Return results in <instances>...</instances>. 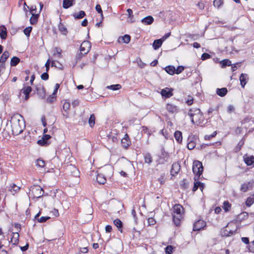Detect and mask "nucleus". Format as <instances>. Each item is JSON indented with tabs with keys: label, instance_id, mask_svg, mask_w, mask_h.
Here are the masks:
<instances>
[{
	"label": "nucleus",
	"instance_id": "49530a36",
	"mask_svg": "<svg viewBox=\"0 0 254 254\" xmlns=\"http://www.w3.org/2000/svg\"><path fill=\"white\" fill-rule=\"evenodd\" d=\"M223 0H214L213 5L215 7L219 8L223 4Z\"/></svg>",
	"mask_w": 254,
	"mask_h": 254
},
{
	"label": "nucleus",
	"instance_id": "3c124183",
	"mask_svg": "<svg viewBox=\"0 0 254 254\" xmlns=\"http://www.w3.org/2000/svg\"><path fill=\"white\" fill-rule=\"evenodd\" d=\"M70 103L67 102H65L63 104V109L64 111H67L70 108Z\"/></svg>",
	"mask_w": 254,
	"mask_h": 254
},
{
	"label": "nucleus",
	"instance_id": "423d86ee",
	"mask_svg": "<svg viewBox=\"0 0 254 254\" xmlns=\"http://www.w3.org/2000/svg\"><path fill=\"white\" fill-rule=\"evenodd\" d=\"M237 227L233 223L228 224L221 231L222 236L229 237L233 235L236 232Z\"/></svg>",
	"mask_w": 254,
	"mask_h": 254
},
{
	"label": "nucleus",
	"instance_id": "79ce46f5",
	"mask_svg": "<svg viewBox=\"0 0 254 254\" xmlns=\"http://www.w3.org/2000/svg\"><path fill=\"white\" fill-rule=\"evenodd\" d=\"M220 63L221 64L222 66L223 67L226 66H230L231 65V62L228 59L222 60Z\"/></svg>",
	"mask_w": 254,
	"mask_h": 254
},
{
	"label": "nucleus",
	"instance_id": "13d9d810",
	"mask_svg": "<svg viewBox=\"0 0 254 254\" xmlns=\"http://www.w3.org/2000/svg\"><path fill=\"white\" fill-rule=\"evenodd\" d=\"M158 181L160 183L161 185H163L165 182V179L164 175H161L158 179Z\"/></svg>",
	"mask_w": 254,
	"mask_h": 254
},
{
	"label": "nucleus",
	"instance_id": "c03bdc74",
	"mask_svg": "<svg viewBox=\"0 0 254 254\" xmlns=\"http://www.w3.org/2000/svg\"><path fill=\"white\" fill-rule=\"evenodd\" d=\"M173 249L174 247L172 246H168L165 248V253L166 254H171L172 253Z\"/></svg>",
	"mask_w": 254,
	"mask_h": 254
},
{
	"label": "nucleus",
	"instance_id": "39448f33",
	"mask_svg": "<svg viewBox=\"0 0 254 254\" xmlns=\"http://www.w3.org/2000/svg\"><path fill=\"white\" fill-rule=\"evenodd\" d=\"M29 196L33 198H40L43 196L44 190L39 186H34L30 189Z\"/></svg>",
	"mask_w": 254,
	"mask_h": 254
},
{
	"label": "nucleus",
	"instance_id": "c756f323",
	"mask_svg": "<svg viewBox=\"0 0 254 254\" xmlns=\"http://www.w3.org/2000/svg\"><path fill=\"white\" fill-rule=\"evenodd\" d=\"M163 43L162 39L155 40L153 43V47L154 50H157L160 48Z\"/></svg>",
	"mask_w": 254,
	"mask_h": 254
},
{
	"label": "nucleus",
	"instance_id": "1a4fd4ad",
	"mask_svg": "<svg viewBox=\"0 0 254 254\" xmlns=\"http://www.w3.org/2000/svg\"><path fill=\"white\" fill-rule=\"evenodd\" d=\"M197 140V136L193 134L189 135L188 138L187 147L189 150L193 149L196 145V141Z\"/></svg>",
	"mask_w": 254,
	"mask_h": 254
},
{
	"label": "nucleus",
	"instance_id": "0eeeda50",
	"mask_svg": "<svg viewBox=\"0 0 254 254\" xmlns=\"http://www.w3.org/2000/svg\"><path fill=\"white\" fill-rule=\"evenodd\" d=\"M91 48V45L89 41H85L83 42L80 47V53L77 56V58L80 59L83 55H85L88 53Z\"/></svg>",
	"mask_w": 254,
	"mask_h": 254
},
{
	"label": "nucleus",
	"instance_id": "338daca9",
	"mask_svg": "<svg viewBox=\"0 0 254 254\" xmlns=\"http://www.w3.org/2000/svg\"><path fill=\"white\" fill-rule=\"evenodd\" d=\"M244 144V140L243 139H242L238 143L237 148H238L239 150H240Z\"/></svg>",
	"mask_w": 254,
	"mask_h": 254
},
{
	"label": "nucleus",
	"instance_id": "7c9ffc66",
	"mask_svg": "<svg viewBox=\"0 0 254 254\" xmlns=\"http://www.w3.org/2000/svg\"><path fill=\"white\" fill-rule=\"evenodd\" d=\"M58 28L59 31L64 35H66L68 31L66 27L62 23L59 24Z\"/></svg>",
	"mask_w": 254,
	"mask_h": 254
},
{
	"label": "nucleus",
	"instance_id": "ea45409f",
	"mask_svg": "<svg viewBox=\"0 0 254 254\" xmlns=\"http://www.w3.org/2000/svg\"><path fill=\"white\" fill-rule=\"evenodd\" d=\"M122 87V86L119 84H115V85H110V86H108L107 87V88L108 89H111V90H119L120 89H121Z\"/></svg>",
	"mask_w": 254,
	"mask_h": 254
},
{
	"label": "nucleus",
	"instance_id": "2eb2a0df",
	"mask_svg": "<svg viewBox=\"0 0 254 254\" xmlns=\"http://www.w3.org/2000/svg\"><path fill=\"white\" fill-rule=\"evenodd\" d=\"M244 160L248 166L252 165L254 163V156L245 155L244 156Z\"/></svg>",
	"mask_w": 254,
	"mask_h": 254
},
{
	"label": "nucleus",
	"instance_id": "4468645a",
	"mask_svg": "<svg viewBox=\"0 0 254 254\" xmlns=\"http://www.w3.org/2000/svg\"><path fill=\"white\" fill-rule=\"evenodd\" d=\"M37 94L40 96L42 98L45 97L46 91L44 86L42 85H39L36 87Z\"/></svg>",
	"mask_w": 254,
	"mask_h": 254
},
{
	"label": "nucleus",
	"instance_id": "680f3d73",
	"mask_svg": "<svg viewBox=\"0 0 254 254\" xmlns=\"http://www.w3.org/2000/svg\"><path fill=\"white\" fill-rule=\"evenodd\" d=\"M57 64H59L60 66H62V65L58 61H51L52 66H55V67L61 68L60 66H59L57 65Z\"/></svg>",
	"mask_w": 254,
	"mask_h": 254
},
{
	"label": "nucleus",
	"instance_id": "2f4dec72",
	"mask_svg": "<svg viewBox=\"0 0 254 254\" xmlns=\"http://www.w3.org/2000/svg\"><path fill=\"white\" fill-rule=\"evenodd\" d=\"M72 15L75 19H81L85 16V13L84 11L81 10L77 13L72 14Z\"/></svg>",
	"mask_w": 254,
	"mask_h": 254
},
{
	"label": "nucleus",
	"instance_id": "6e6552de",
	"mask_svg": "<svg viewBox=\"0 0 254 254\" xmlns=\"http://www.w3.org/2000/svg\"><path fill=\"white\" fill-rule=\"evenodd\" d=\"M169 155L168 152H166L165 150L162 148L161 149V154L159 156L158 159L156 162L158 164H164L169 161Z\"/></svg>",
	"mask_w": 254,
	"mask_h": 254
},
{
	"label": "nucleus",
	"instance_id": "e2e57ef3",
	"mask_svg": "<svg viewBox=\"0 0 254 254\" xmlns=\"http://www.w3.org/2000/svg\"><path fill=\"white\" fill-rule=\"evenodd\" d=\"M200 185V182H196L194 183V186L192 189V191H196L198 188H199V186Z\"/></svg>",
	"mask_w": 254,
	"mask_h": 254
},
{
	"label": "nucleus",
	"instance_id": "aec40b11",
	"mask_svg": "<svg viewBox=\"0 0 254 254\" xmlns=\"http://www.w3.org/2000/svg\"><path fill=\"white\" fill-rule=\"evenodd\" d=\"M130 41V36L128 35H125L124 36L120 37L118 39V42L120 43H128Z\"/></svg>",
	"mask_w": 254,
	"mask_h": 254
},
{
	"label": "nucleus",
	"instance_id": "72a5a7b5",
	"mask_svg": "<svg viewBox=\"0 0 254 254\" xmlns=\"http://www.w3.org/2000/svg\"><path fill=\"white\" fill-rule=\"evenodd\" d=\"M145 163L150 164L152 162V157L151 154L149 153L145 154L144 155Z\"/></svg>",
	"mask_w": 254,
	"mask_h": 254
},
{
	"label": "nucleus",
	"instance_id": "4d7b16f0",
	"mask_svg": "<svg viewBox=\"0 0 254 254\" xmlns=\"http://www.w3.org/2000/svg\"><path fill=\"white\" fill-rule=\"evenodd\" d=\"M95 9L99 13L101 14L102 18H103V12L100 5L97 4L95 7Z\"/></svg>",
	"mask_w": 254,
	"mask_h": 254
},
{
	"label": "nucleus",
	"instance_id": "393cba45",
	"mask_svg": "<svg viewBox=\"0 0 254 254\" xmlns=\"http://www.w3.org/2000/svg\"><path fill=\"white\" fill-rule=\"evenodd\" d=\"M228 91L226 88H217L216 89V93L220 97L224 96L227 93Z\"/></svg>",
	"mask_w": 254,
	"mask_h": 254
},
{
	"label": "nucleus",
	"instance_id": "7ed1b4c3",
	"mask_svg": "<svg viewBox=\"0 0 254 254\" xmlns=\"http://www.w3.org/2000/svg\"><path fill=\"white\" fill-rule=\"evenodd\" d=\"M189 115L193 124H199L201 121L202 120L203 115L199 109H195L194 110H190Z\"/></svg>",
	"mask_w": 254,
	"mask_h": 254
},
{
	"label": "nucleus",
	"instance_id": "a18cd8bd",
	"mask_svg": "<svg viewBox=\"0 0 254 254\" xmlns=\"http://www.w3.org/2000/svg\"><path fill=\"white\" fill-rule=\"evenodd\" d=\"M231 204L229 203L228 201H225L223 203V208L225 210V211H228L229 210L230 208Z\"/></svg>",
	"mask_w": 254,
	"mask_h": 254
},
{
	"label": "nucleus",
	"instance_id": "9b49d317",
	"mask_svg": "<svg viewBox=\"0 0 254 254\" xmlns=\"http://www.w3.org/2000/svg\"><path fill=\"white\" fill-rule=\"evenodd\" d=\"M173 89L169 88H165L161 91V94L163 97L168 98L173 96Z\"/></svg>",
	"mask_w": 254,
	"mask_h": 254
},
{
	"label": "nucleus",
	"instance_id": "37998d69",
	"mask_svg": "<svg viewBox=\"0 0 254 254\" xmlns=\"http://www.w3.org/2000/svg\"><path fill=\"white\" fill-rule=\"evenodd\" d=\"M95 117L93 114L91 115L89 119V124L91 127H93L95 124Z\"/></svg>",
	"mask_w": 254,
	"mask_h": 254
},
{
	"label": "nucleus",
	"instance_id": "603ef678",
	"mask_svg": "<svg viewBox=\"0 0 254 254\" xmlns=\"http://www.w3.org/2000/svg\"><path fill=\"white\" fill-rule=\"evenodd\" d=\"M184 69L185 68L183 66H179L176 69L175 68V73L177 74H180L184 70Z\"/></svg>",
	"mask_w": 254,
	"mask_h": 254
},
{
	"label": "nucleus",
	"instance_id": "b1692460",
	"mask_svg": "<svg viewBox=\"0 0 254 254\" xmlns=\"http://www.w3.org/2000/svg\"><path fill=\"white\" fill-rule=\"evenodd\" d=\"M97 181L100 184H104L106 182V179L105 176L101 174H99L97 175L96 177Z\"/></svg>",
	"mask_w": 254,
	"mask_h": 254
},
{
	"label": "nucleus",
	"instance_id": "473e14b6",
	"mask_svg": "<svg viewBox=\"0 0 254 254\" xmlns=\"http://www.w3.org/2000/svg\"><path fill=\"white\" fill-rule=\"evenodd\" d=\"M174 137L179 143H181L182 141V132L180 131H176L174 133Z\"/></svg>",
	"mask_w": 254,
	"mask_h": 254
},
{
	"label": "nucleus",
	"instance_id": "e433bc0d",
	"mask_svg": "<svg viewBox=\"0 0 254 254\" xmlns=\"http://www.w3.org/2000/svg\"><path fill=\"white\" fill-rule=\"evenodd\" d=\"M128 135L126 134L125 135V137L122 139V143L123 145L125 147H127L129 144V141L128 140Z\"/></svg>",
	"mask_w": 254,
	"mask_h": 254
},
{
	"label": "nucleus",
	"instance_id": "de8ad7c7",
	"mask_svg": "<svg viewBox=\"0 0 254 254\" xmlns=\"http://www.w3.org/2000/svg\"><path fill=\"white\" fill-rule=\"evenodd\" d=\"M69 169L72 171V172L73 173V176H77L79 174V172L78 170L74 166H70Z\"/></svg>",
	"mask_w": 254,
	"mask_h": 254
},
{
	"label": "nucleus",
	"instance_id": "cd10ccee",
	"mask_svg": "<svg viewBox=\"0 0 254 254\" xmlns=\"http://www.w3.org/2000/svg\"><path fill=\"white\" fill-rule=\"evenodd\" d=\"M114 224L118 228L119 231L122 232V222L119 219H116L114 221Z\"/></svg>",
	"mask_w": 254,
	"mask_h": 254
},
{
	"label": "nucleus",
	"instance_id": "58836bf2",
	"mask_svg": "<svg viewBox=\"0 0 254 254\" xmlns=\"http://www.w3.org/2000/svg\"><path fill=\"white\" fill-rule=\"evenodd\" d=\"M39 17V14H32V17L30 18V23L31 24H35L38 20V18Z\"/></svg>",
	"mask_w": 254,
	"mask_h": 254
},
{
	"label": "nucleus",
	"instance_id": "ddd939ff",
	"mask_svg": "<svg viewBox=\"0 0 254 254\" xmlns=\"http://www.w3.org/2000/svg\"><path fill=\"white\" fill-rule=\"evenodd\" d=\"M181 166L178 163H174L173 164L171 170V174L173 176H175L178 174L180 170Z\"/></svg>",
	"mask_w": 254,
	"mask_h": 254
},
{
	"label": "nucleus",
	"instance_id": "6ab92c4d",
	"mask_svg": "<svg viewBox=\"0 0 254 254\" xmlns=\"http://www.w3.org/2000/svg\"><path fill=\"white\" fill-rule=\"evenodd\" d=\"M248 79V75L245 73H242L240 76V81L241 85L242 87H244L247 83V79Z\"/></svg>",
	"mask_w": 254,
	"mask_h": 254
},
{
	"label": "nucleus",
	"instance_id": "f03ea898",
	"mask_svg": "<svg viewBox=\"0 0 254 254\" xmlns=\"http://www.w3.org/2000/svg\"><path fill=\"white\" fill-rule=\"evenodd\" d=\"M173 219L176 226H179L183 219V207L180 204H175L173 207Z\"/></svg>",
	"mask_w": 254,
	"mask_h": 254
},
{
	"label": "nucleus",
	"instance_id": "0e129e2a",
	"mask_svg": "<svg viewBox=\"0 0 254 254\" xmlns=\"http://www.w3.org/2000/svg\"><path fill=\"white\" fill-rule=\"evenodd\" d=\"M210 58V55L207 53H203L201 56V60H205Z\"/></svg>",
	"mask_w": 254,
	"mask_h": 254
},
{
	"label": "nucleus",
	"instance_id": "864d4df0",
	"mask_svg": "<svg viewBox=\"0 0 254 254\" xmlns=\"http://www.w3.org/2000/svg\"><path fill=\"white\" fill-rule=\"evenodd\" d=\"M49 219H50V217L48 216H42L39 219H38V222L40 223H43L46 222L47 220H48Z\"/></svg>",
	"mask_w": 254,
	"mask_h": 254
},
{
	"label": "nucleus",
	"instance_id": "09e8293b",
	"mask_svg": "<svg viewBox=\"0 0 254 254\" xmlns=\"http://www.w3.org/2000/svg\"><path fill=\"white\" fill-rule=\"evenodd\" d=\"M249 183L242 185L241 187V190L244 192L247 191L249 190Z\"/></svg>",
	"mask_w": 254,
	"mask_h": 254
},
{
	"label": "nucleus",
	"instance_id": "6e6d98bb",
	"mask_svg": "<svg viewBox=\"0 0 254 254\" xmlns=\"http://www.w3.org/2000/svg\"><path fill=\"white\" fill-rule=\"evenodd\" d=\"M147 222L149 225H153L156 223V221L153 218L150 217L148 219Z\"/></svg>",
	"mask_w": 254,
	"mask_h": 254
},
{
	"label": "nucleus",
	"instance_id": "a19ab883",
	"mask_svg": "<svg viewBox=\"0 0 254 254\" xmlns=\"http://www.w3.org/2000/svg\"><path fill=\"white\" fill-rule=\"evenodd\" d=\"M36 165L38 167L43 168L45 165V161L41 159H37L36 161Z\"/></svg>",
	"mask_w": 254,
	"mask_h": 254
},
{
	"label": "nucleus",
	"instance_id": "f257e3e1",
	"mask_svg": "<svg viewBox=\"0 0 254 254\" xmlns=\"http://www.w3.org/2000/svg\"><path fill=\"white\" fill-rule=\"evenodd\" d=\"M10 123L12 133L15 135L21 133L25 127L24 119L19 114H14L11 117Z\"/></svg>",
	"mask_w": 254,
	"mask_h": 254
},
{
	"label": "nucleus",
	"instance_id": "774afa93",
	"mask_svg": "<svg viewBox=\"0 0 254 254\" xmlns=\"http://www.w3.org/2000/svg\"><path fill=\"white\" fill-rule=\"evenodd\" d=\"M249 250L250 252L254 253V241L251 244L249 247Z\"/></svg>",
	"mask_w": 254,
	"mask_h": 254
},
{
	"label": "nucleus",
	"instance_id": "bf43d9fd",
	"mask_svg": "<svg viewBox=\"0 0 254 254\" xmlns=\"http://www.w3.org/2000/svg\"><path fill=\"white\" fill-rule=\"evenodd\" d=\"M235 111V107L231 105L228 106L227 108V112L228 113L231 114L232 112H234Z\"/></svg>",
	"mask_w": 254,
	"mask_h": 254
},
{
	"label": "nucleus",
	"instance_id": "4be33fe9",
	"mask_svg": "<svg viewBox=\"0 0 254 254\" xmlns=\"http://www.w3.org/2000/svg\"><path fill=\"white\" fill-rule=\"evenodd\" d=\"M20 190V188L18 186H17L15 184H11L9 188V190L13 194H14L15 193L19 192Z\"/></svg>",
	"mask_w": 254,
	"mask_h": 254
},
{
	"label": "nucleus",
	"instance_id": "bb28decb",
	"mask_svg": "<svg viewBox=\"0 0 254 254\" xmlns=\"http://www.w3.org/2000/svg\"><path fill=\"white\" fill-rule=\"evenodd\" d=\"M165 71L170 75L175 73V67L173 65H168L165 68Z\"/></svg>",
	"mask_w": 254,
	"mask_h": 254
},
{
	"label": "nucleus",
	"instance_id": "dca6fc26",
	"mask_svg": "<svg viewBox=\"0 0 254 254\" xmlns=\"http://www.w3.org/2000/svg\"><path fill=\"white\" fill-rule=\"evenodd\" d=\"M166 109L169 113L172 114L176 113L178 112L177 107L171 103H168L167 104Z\"/></svg>",
	"mask_w": 254,
	"mask_h": 254
},
{
	"label": "nucleus",
	"instance_id": "5701e85b",
	"mask_svg": "<svg viewBox=\"0 0 254 254\" xmlns=\"http://www.w3.org/2000/svg\"><path fill=\"white\" fill-rule=\"evenodd\" d=\"M75 0H64L63 6L64 8L67 9L73 5Z\"/></svg>",
	"mask_w": 254,
	"mask_h": 254
},
{
	"label": "nucleus",
	"instance_id": "f704fd0d",
	"mask_svg": "<svg viewBox=\"0 0 254 254\" xmlns=\"http://www.w3.org/2000/svg\"><path fill=\"white\" fill-rule=\"evenodd\" d=\"M254 203V194L249 196L246 201V204L248 206H251Z\"/></svg>",
	"mask_w": 254,
	"mask_h": 254
},
{
	"label": "nucleus",
	"instance_id": "a878e982",
	"mask_svg": "<svg viewBox=\"0 0 254 254\" xmlns=\"http://www.w3.org/2000/svg\"><path fill=\"white\" fill-rule=\"evenodd\" d=\"M9 56V54L8 51H5L1 55L0 58V63L5 64V62Z\"/></svg>",
	"mask_w": 254,
	"mask_h": 254
},
{
	"label": "nucleus",
	"instance_id": "c9c22d12",
	"mask_svg": "<svg viewBox=\"0 0 254 254\" xmlns=\"http://www.w3.org/2000/svg\"><path fill=\"white\" fill-rule=\"evenodd\" d=\"M20 62V59L17 57H13L10 61V65L11 66H16Z\"/></svg>",
	"mask_w": 254,
	"mask_h": 254
},
{
	"label": "nucleus",
	"instance_id": "5fc2aeb1",
	"mask_svg": "<svg viewBox=\"0 0 254 254\" xmlns=\"http://www.w3.org/2000/svg\"><path fill=\"white\" fill-rule=\"evenodd\" d=\"M56 96H53V94L50 95L47 99L48 103H52L56 100Z\"/></svg>",
	"mask_w": 254,
	"mask_h": 254
},
{
	"label": "nucleus",
	"instance_id": "a211bd4d",
	"mask_svg": "<svg viewBox=\"0 0 254 254\" xmlns=\"http://www.w3.org/2000/svg\"><path fill=\"white\" fill-rule=\"evenodd\" d=\"M21 91L25 95V100H27L29 99V95L32 91V88L30 86L24 87Z\"/></svg>",
	"mask_w": 254,
	"mask_h": 254
},
{
	"label": "nucleus",
	"instance_id": "4c0bfd02",
	"mask_svg": "<svg viewBox=\"0 0 254 254\" xmlns=\"http://www.w3.org/2000/svg\"><path fill=\"white\" fill-rule=\"evenodd\" d=\"M54 56H56L57 58L62 57V50L56 47L54 49Z\"/></svg>",
	"mask_w": 254,
	"mask_h": 254
},
{
	"label": "nucleus",
	"instance_id": "20e7f679",
	"mask_svg": "<svg viewBox=\"0 0 254 254\" xmlns=\"http://www.w3.org/2000/svg\"><path fill=\"white\" fill-rule=\"evenodd\" d=\"M203 170V167L201 162L199 161L195 160L193 163L192 171L195 175L194 180L196 181L198 180L202 174Z\"/></svg>",
	"mask_w": 254,
	"mask_h": 254
},
{
	"label": "nucleus",
	"instance_id": "69168bd1",
	"mask_svg": "<svg viewBox=\"0 0 254 254\" xmlns=\"http://www.w3.org/2000/svg\"><path fill=\"white\" fill-rule=\"evenodd\" d=\"M50 63H51V61L50 59H48L45 64V66L46 67L47 72L49 70Z\"/></svg>",
	"mask_w": 254,
	"mask_h": 254
},
{
	"label": "nucleus",
	"instance_id": "c85d7f7f",
	"mask_svg": "<svg viewBox=\"0 0 254 254\" xmlns=\"http://www.w3.org/2000/svg\"><path fill=\"white\" fill-rule=\"evenodd\" d=\"M127 15H128V18L127 19V21L129 23L133 22L134 20H133V15L132 10L130 8H128L127 10Z\"/></svg>",
	"mask_w": 254,
	"mask_h": 254
},
{
	"label": "nucleus",
	"instance_id": "8fccbe9b",
	"mask_svg": "<svg viewBox=\"0 0 254 254\" xmlns=\"http://www.w3.org/2000/svg\"><path fill=\"white\" fill-rule=\"evenodd\" d=\"M32 27L31 26H29V27H28L27 28H26L24 30V34L27 36H29L30 35V34L31 32V30H32Z\"/></svg>",
	"mask_w": 254,
	"mask_h": 254
},
{
	"label": "nucleus",
	"instance_id": "f8f14e48",
	"mask_svg": "<svg viewBox=\"0 0 254 254\" xmlns=\"http://www.w3.org/2000/svg\"><path fill=\"white\" fill-rule=\"evenodd\" d=\"M51 136L49 134H44L42 139L38 140L37 143L41 146H47L48 144V140Z\"/></svg>",
	"mask_w": 254,
	"mask_h": 254
},
{
	"label": "nucleus",
	"instance_id": "052dcab7",
	"mask_svg": "<svg viewBox=\"0 0 254 254\" xmlns=\"http://www.w3.org/2000/svg\"><path fill=\"white\" fill-rule=\"evenodd\" d=\"M41 78L44 80H47L49 78V74L48 72H45L41 75Z\"/></svg>",
	"mask_w": 254,
	"mask_h": 254
},
{
	"label": "nucleus",
	"instance_id": "f3484780",
	"mask_svg": "<svg viewBox=\"0 0 254 254\" xmlns=\"http://www.w3.org/2000/svg\"><path fill=\"white\" fill-rule=\"evenodd\" d=\"M153 21L154 18L152 16H147L141 20V22L144 25H150Z\"/></svg>",
	"mask_w": 254,
	"mask_h": 254
},
{
	"label": "nucleus",
	"instance_id": "412c9836",
	"mask_svg": "<svg viewBox=\"0 0 254 254\" xmlns=\"http://www.w3.org/2000/svg\"><path fill=\"white\" fill-rule=\"evenodd\" d=\"M0 37L2 40L5 39L7 37V30L3 25L0 26Z\"/></svg>",
	"mask_w": 254,
	"mask_h": 254
},
{
	"label": "nucleus",
	"instance_id": "9d476101",
	"mask_svg": "<svg viewBox=\"0 0 254 254\" xmlns=\"http://www.w3.org/2000/svg\"><path fill=\"white\" fill-rule=\"evenodd\" d=\"M206 226V222L202 220H199L193 224V231H199Z\"/></svg>",
	"mask_w": 254,
	"mask_h": 254
}]
</instances>
